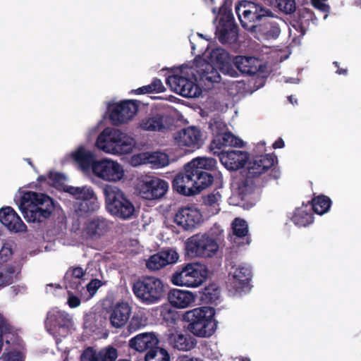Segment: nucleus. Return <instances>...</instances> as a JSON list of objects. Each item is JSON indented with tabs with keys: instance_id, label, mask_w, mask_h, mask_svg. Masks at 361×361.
Here are the masks:
<instances>
[{
	"instance_id": "obj_1",
	"label": "nucleus",
	"mask_w": 361,
	"mask_h": 361,
	"mask_svg": "<svg viewBox=\"0 0 361 361\" xmlns=\"http://www.w3.org/2000/svg\"><path fill=\"white\" fill-rule=\"evenodd\" d=\"M179 74H174L166 78V84L171 89L179 94L185 92L183 87L187 77L195 78V73L199 75L200 82L207 88L221 80L220 73L226 75V50L222 48L213 49L207 56V59L202 57L195 59L192 66H181Z\"/></svg>"
},
{
	"instance_id": "obj_2",
	"label": "nucleus",
	"mask_w": 361,
	"mask_h": 361,
	"mask_svg": "<svg viewBox=\"0 0 361 361\" xmlns=\"http://www.w3.org/2000/svg\"><path fill=\"white\" fill-rule=\"evenodd\" d=\"M215 159L197 157L186 163L172 182L173 189L178 193L191 196L200 193L210 186L214 181V175L210 172L216 168Z\"/></svg>"
},
{
	"instance_id": "obj_3",
	"label": "nucleus",
	"mask_w": 361,
	"mask_h": 361,
	"mask_svg": "<svg viewBox=\"0 0 361 361\" xmlns=\"http://www.w3.org/2000/svg\"><path fill=\"white\" fill-rule=\"evenodd\" d=\"M19 209L28 223H42L54 212V200L49 195L24 191L19 200Z\"/></svg>"
},
{
	"instance_id": "obj_4",
	"label": "nucleus",
	"mask_w": 361,
	"mask_h": 361,
	"mask_svg": "<svg viewBox=\"0 0 361 361\" xmlns=\"http://www.w3.org/2000/svg\"><path fill=\"white\" fill-rule=\"evenodd\" d=\"M215 309L204 306L186 311L183 314L184 328L199 338H209L216 330L218 322L216 321Z\"/></svg>"
},
{
	"instance_id": "obj_5",
	"label": "nucleus",
	"mask_w": 361,
	"mask_h": 361,
	"mask_svg": "<svg viewBox=\"0 0 361 361\" xmlns=\"http://www.w3.org/2000/svg\"><path fill=\"white\" fill-rule=\"evenodd\" d=\"M104 194L106 207L112 216L121 220L130 219L133 216L135 207L121 190L115 186L106 185Z\"/></svg>"
},
{
	"instance_id": "obj_6",
	"label": "nucleus",
	"mask_w": 361,
	"mask_h": 361,
	"mask_svg": "<svg viewBox=\"0 0 361 361\" xmlns=\"http://www.w3.org/2000/svg\"><path fill=\"white\" fill-rule=\"evenodd\" d=\"M97 143L105 152L128 154L133 151L135 141L119 130L107 128L99 135Z\"/></svg>"
},
{
	"instance_id": "obj_7",
	"label": "nucleus",
	"mask_w": 361,
	"mask_h": 361,
	"mask_svg": "<svg viewBox=\"0 0 361 361\" xmlns=\"http://www.w3.org/2000/svg\"><path fill=\"white\" fill-rule=\"evenodd\" d=\"M63 190L77 200L74 203L73 207L75 214L79 217H87L99 210L100 204L92 187L87 185L82 187L66 185Z\"/></svg>"
},
{
	"instance_id": "obj_8",
	"label": "nucleus",
	"mask_w": 361,
	"mask_h": 361,
	"mask_svg": "<svg viewBox=\"0 0 361 361\" xmlns=\"http://www.w3.org/2000/svg\"><path fill=\"white\" fill-rule=\"evenodd\" d=\"M135 296L142 303L152 305L158 302L163 298L165 287L163 281L155 276H142L132 286Z\"/></svg>"
},
{
	"instance_id": "obj_9",
	"label": "nucleus",
	"mask_w": 361,
	"mask_h": 361,
	"mask_svg": "<svg viewBox=\"0 0 361 361\" xmlns=\"http://www.w3.org/2000/svg\"><path fill=\"white\" fill-rule=\"evenodd\" d=\"M277 158L274 154H267L255 157L248 161L246 175L255 180H264V183L280 177V171L274 167Z\"/></svg>"
},
{
	"instance_id": "obj_10",
	"label": "nucleus",
	"mask_w": 361,
	"mask_h": 361,
	"mask_svg": "<svg viewBox=\"0 0 361 361\" xmlns=\"http://www.w3.org/2000/svg\"><path fill=\"white\" fill-rule=\"evenodd\" d=\"M230 267L228 295L235 297L248 293L252 288L250 283L252 279L250 267L245 264L237 266L235 262H231Z\"/></svg>"
},
{
	"instance_id": "obj_11",
	"label": "nucleus",
	"mask_w": 361,
	"mask_h": 361,
	"mask_svg": "<svg viewBox=\"0 0 361 361\" xmlns=\"http://www.w3.org/2000/svg\"><path fill=\"white\" fill-rule=\"evenodd\" d=\"M235 12L243 28L253 35L258 24L265 17H270L271 11L251 1H243L235 6Z\"/></svg>"
},
{
	"instance_id": "obj_12",
	"label": "nucleus",
	"mask_w": 361,
	"mask_h": 361,
	"mask_svg": "<svg viewBox=\"0 0 361 361\" xmlns=\"http://www.w3.org/2000/svg\"><path fill=\"white\" fill-rule=\"evenodd\" d=\"M207 277V269L205 266L199 263H188L172 274L171 281L176 286L198 287Z\"/></svg>"
},
{
	"instance_id": "obj_13",
	"label": "nucleus",
	"mask_w": 361,
	"mask_h": 361,
	"mask_svg": "<svg viewBox=\"0 0 361 361\" xmlns=\"http://www.w3.org/2000/svg\"><path fill=\"white\" fill-rule=\"evenodd\" d=\"M219 249L216 240L208 233H197L185 242L186 254L190 257L211 258Z\"/></svg>"
},
{
	"instance_id": "obj_14",
	"label": "nucleus",
	"mask_w": 361,
	"mask_h": 361,
	"mask_svg": "<svg viewBox=\"0 0 361 361\" xmlns=\"http://www.w3.org/2000/svg\"><path fill=\"white\" fill-rule=\"evenodd\" d=\"M227 238L231 244L228 247L229 254H237L249 246L252 243V237L247 222L242 218H235L231 224V232Z\"/></svg>"
},
{
	"instance_id": "obj_15",
	"label": "nucleus",
	"mask_w": 361,
	"mask_h": 361,
	"mask_svg": "<svg viewBox=\"0 0 361 361\" xmlns=\"http://www.w3.org/2000/svg\"><path fill=\"white\" fill-rule=\"evenodd\" d=\"M231 56L227 53V75L236 77L238 75L233 65L243 75H252L262 72L264 66L259 59L254 56H236L233 59V64L228 60Z\"/></svg>"
},
{
	"instance_id": "obj_16",
	"label": "nucleus",
	"mask_w": 361,
	"mask_h": 361,
	"mask_svg": "<svg viewBox=\"0 0 361 361\" xmlns=\"http://www.w3.org/2000/svg\"><path fill=\"white\" fill-rule=\"evenodd\" d=\"M209 128L213 135L211 148L220 150V161L226 167V122L224 116L215 114L209 122Z\"/></svg>"
},
{
	"instance_id": "obj_17",
	"label": "nucleus",
	"mask_w": 361,
	"mask_h": 361,
	"mask_svg": "<svg viewBox=\"0 0 361 361\" xmlns=\"http://www.w3.org/2000/svg\"><path fill=\"white\" fill-rule=\"evenodd\" d=\"M137 189L142 198L158 200L163 197L168 191L169 183L157 177H147L139 182Z\"/></svg>"
},
{
	"instance_id": "obj_18",
	"label": "nucleus",
	"mask_w": 361,
	"mask_h": 361,
	"mask_svg": "<svg viewBox=\"0 0 361 361\" xmlns=\"http://www.w3.org/2000/svg\"><path fill=\"white\" fill-rule=\"evenodd\" d=\"M138 111L135 100H124L109 106V118L114 125H119L131 120Z\"/></svg>"
},
{
	"instance_id": "obj_19",
	"label": "nucleus",
	"mask_w": 361,
	"mask_h": 361,
	"mask_svg": "<svg viewBox=\"0 0 361 361\" xmlns=\"http://www.w3.org/2000/svg\"><path fill=\"white\" fill-rule=\"evenodd\" d=\"M92 172L97 177L112 182L120 180L124 175L122 166L116 161L109 159L97 161L93 166Z\"/></svg>"
},
{
	"instance_id": "obj_20",
	"label": "nucleus",
	"mask_w": 361,
	"mask_h": 361,
	"mask_svg": "<svg viewBox=\"0 0 361 361\" xmlns=\"http://www.w3.org/2000/svg\"><path fill=\"white\" fill-rule=\"evenodd\" d=\"M132 306L126 301H119L109 306L106 312L111 327H124L132 314Z\"/></svg>"
},
{
	"instance_id": "obj_21",
	"label": "nucleus",
	"mask_w": 361,
	"mask_h": 361,
	"mask_svg": "<svg viewBox=\"0 0 361 361\" xmlns=\"http://www.w3.org/2000/svg\"><path fill=\"white\" fill-rule=\"evenodd\" d=\"M112 222L102 216H96L87 221L83 233L87 239L98 240L106 235L111 229Z\"/></svg>"
},
{
	"instance_id": "obj_22",
	"label": "nucleus",
	"mask_w": 361,
	"mask_h": 361,
	"mask_svg": "<svg viewBox=\"0 0 361 361\" xmlns=\"http://www.w3.org/2000/svg\"><path fill=\"white\" fill-rule=\"evenodd\" d=\"M202 219V216L200 211L193 207H182L178 209L176 214L174 221L185 230H192Z\"/></svg>"
},
{
	"instance_id": "obj_23",
	"label": "nucleus",
	"mask_w": 361,
	"mask_h": 361,
	"mask_svg": "<svg viewBox=\"0 0 361 361\" xmlns=\"http://www.w3.org/2000/svg\"><path fill=\"white\" fill-rule=\"evenodd\" d=\"M179 258L178 252L173 249L161 250L152 255L146 262L148 269L159 270L168 264L176 263Z\"/></svg>"
},
{
	"instance_id": "obj_24",
	"label": "nucleus",
	"mask_w": 361,
	"mask_h": 361,
	"mask_svg": "<svg viewBox=\"0 0 361 361\" xmlns=\"http://www.w3.org/2000/svg\"><path fill=\"white\" fill-rule=\"evenodd\" d=\"M159 338L153 332H145L136 335L129 341L130 348L143 353L154 350L158 347Z\"/></svg>"
},
{
	"instance_id": "obj_25",
	"label": "nucleus",
	"mask_w": 361,
	"mask_h": 361,
	"mask_svg": "<svg viewBox=\"0 0 361 361\" xmlns=\"http://www.w3.org/2000/svg\"><path fill=\"white\" fill-rule=\"evenodd\" d=\"M174 139L180 147L199 148L201 146V132L195 127L182 129L175 134Z\"/></svg>"
},
{
	"instance_id": "obj_26",
	"label": "nucleus",
	"mask_w": 361,
	"mask_h": 361,
	"mask_svg": "<svg viewBox=\"0 0 361 361\" xmlns=\"http://www.w3.org/2000/svg\"><path fill=\"white\" fill-rule=\"evenodd\" d=\"M264 180H255L254 178L245 175V177L236 180L231 183V190L233 192H236L241 200L250 194H252L257 187H263Z\"/></svg>"
},
{
	"instance_id": "obj_27",
	"label": "nucleus",
	"mask_w": 361,
	"mask_h": 361,
	"mask_svg": "<svg viewBox=\"0 0 361 361\" xmlns=\"http://www.w3.org/2000/svg\"><path fill=\"white\" fill-rule=\"evenodd\" d=\"M0 221L8 230L14 232L26 231V225L11 207H5L0 209Z\"/></svg>"
},
{
	"instance_id": "obj_28",
	"label": "nucleus",
	"mask_w": 361,
	"mask_h": 361,
	"mask_svg": "<svg viewBox=\"0 0 361 361\" xmlns=\"http://www.w3.org/2000/svg\"><path fill=\"white\" fill-rule=\"evenodd\" d=\"M70 157L74 164L84 172L89 171L90 169L93 171V166L97 161L94 153L83 146L72 152Z\"/></svg>"
},
{
	"instance_id": "obj_29",
	"label": "nucleus",
	"mask_w": 361,
	"mask_h": 361,
	"mask_svg": "<svg viewBox=\"0 0 361 361\" xmlns=\"http://www.w3.org/2000/svg\"><path fill=\"white\" fill-rule=\"evenodd\" d=\"M118 357L117 350L109 346L97 351L92 347H88L81 354L80 361H116Z\"/></svg>"
},
{
	"instance_id": "obj_30",
	"label": "nucleus",
	"mask_w": 361,
	"mask_h": 361,
	"mask_svg": "<svg viewBox=\"0 0 361 361\" xmlns=\"http://www.w3.org/2000/svg\"><path fill=\"white\" fill-rule=\"evenodd\" d=\"M271 19L268 17L263 18L253 33V37L259 40L261 39H276L280 33L281 29L279 24L274 20L273 16L271 14Z\"/></svg>"
},
{
	"instance_id": "obj_31",
	"label": "nucleus",
	"mask_w": 361,
	"mask_h": 361,
	"mask_svg": "<svg viewBox=\"0 0 361 361\" xmlns=\"http://www.w3.org/2000/svg\"><path fill=\"white\" fill-rule=\"evenodd\" d=\"M195 299L192 292L178 288L171 290L168 294L169 302L176 308L188 307L195 302Z\"/></svg>"
},
{
	"instance_id": "obj_32",
	"label": "nucleus",
	"mask_w": 361,
	"mask_h": 361,
	"mask_svg": "<svg viewBox=\"0 0 361 361\" xmlns=\"http://www.w3.org/2000/svg\"><path fill=\"white\" fill-rule=\"evenodd\" d=\"M212 12L216 15V37L221 44H226V0H222L219 8L214 7Z\"/></svg>"
},
{
	"instance_id": "obj_33",
	"label": "nucleus",
	"mask_w": 361,
	"mask_h": 361,
	"mask_svg": "<svg viewBox=\"0 0 361 361\" xmlns=\"http://www.w3.org/2000/svg\"><path fill=\"white\" fill-rule=\"evenodd\" d=\"M139 128L144 131L163 132L166 128L165 116L160 113L151 114L140 121Z\"/></svg>"
},
{
	"instance_id": "obj_34",
	"label": "nucleus",
	"mask_w": 361,
	"mask_h": 361,
	"mask_svg": "<svg viewBox=\"0 0 361 361\" xmlns=\"http://www.w3.org/2000/svg\"><path fill=\"white\" fill-rule=\"evenodd\" d=\"M168 340L173 348L183 351L190 350L197 343L191 336L178 332L171 334Z\"/></svg>"
},
{
	"instance_id": "obj_35",
	"label": "nucleus",
	"mask_w": 361,
	"mask_h": 361,
	"mask_svg": "<svg viewBox=\"0 0 361 361\" xmlns=\"http://www.w3.org/2000/svg\"><path fill=\"white\" fill-rule=\"evenodd\" d=\"M239 27L234 22L231 9L227 6V48L235 50L239 48Z\"/></svg>"
},
{
	"instance_id": "obj_36",
	"label": "nucleus",
	"mask_w": 361,
	"mask_h": 361,
	"mask_svg": "<svg viewBox=\"0 0 361 361\" xmlns=\"http://www.w3.org/2000/svg\"><path fill=\"white\" fill-rule=\"evenodd\" d=\"M249 158L248 153L240 150H227V170L236 171L243 168Z\"/></svg>"
},
{
	"instance_id": "obj_37",
	"label": "nucleus",
	"mask_w": 361,
	"mask_h": 361,
	"mask_svg": "<svg viewBox=\"0 0 361 361\" xmlns=\"http://www.w3.org/2000/svg\"><path fill=\"white\" fill-rule=\"evenodd\" d=\"M71 321L69 314L65 311L53 309L47 313L46 325L54 328L66 327Z\"/></svg>"
},
{
	"instance_id": "obj_38",
	"label": "nucleus",
	"mask_w": 361,
	"mask_h": 361,
	"mask_svg": "<svg viewBox=\"0 0 361 361\" xmlns=\"http://www.w3.org/2000/svg\"><path fill=\"white\" fill-rule=\"evenodd\" d=\"M126 331L128 334L135 333L147 325V317L143 312H134L127 323Z\"/></svg>"
},
{
	"instance_id": "obj_39",
	"label": "nucleus",
	"mask_w": 361,
	"mask_h": 361,
	"mask_svg": "<svg viewBox=\"0 0 361 361\" xmlns=\"http://www.w3.org/2000/svg\"><path fill=\"white\" fill-rule=\"evenodd\" d=\"M306 208L307 205L305 207L297 208L294 212L292 221L298 226H307L313 222V214Z\"/></svg>"
},
{
	"instance_id": "obj_40",
	"label": "nucleus",
	"mask_w": 361,
	"mask_h": 361,
	"mask_svg": "<svg viewBox=\"0 0 361 361\" xmlns=\"http://www.w3.org/2000/svg\"><path fill=\"white\" fill-rule=\"evenodd\" d=\"M200 293V300L203 303L216 305L220 296V289L214 284H209L205 287Z\"/></svg>"
},
{
	"instance_id": "obj_41",
	"label": "nucleus",
	"mask_w": 361,
	"mask_h": 361,
	"mask_svg": "<svg viewBox=\"0 0 361 361\" xmlns=\"http://www.w3.org/2000/svg\"><path fill=\"white\" fill-rule=\"evenodd\" d=\"M310 203L314 212L322 215L329 210L332 202L328 196L320 195L314 197Z\"/></svg>"
},
{
	"instance_id": "obj_42",
	"label": "nucleus",
	"mask_w": 361,
	"mask_h": 361,
	"mask_svg": "<svg viewBox=\"0 0 361 361\" xmlns=\"http://www.w3.org/2000/svg\"><path fill=\"white\" fill-rule=\"evenodd\" d=\"M200 82L199 75L197 73H195V78L191 77H187V79L183 85L185 89V92H181L180 94L185 97H197L201 94V89L197 84Z\"/></svg>"
},
{
	"instance_id": "obj_43",
	"label": "nucleus",
	"mask_w": 361,
	"mask_h": 361,
	"mask_svg": "<svg viewBox=\"0 0 361 361\" xmlns=\"http://www.w3.org/2000/svg\"><path fill=\"white\" fill-rule=\"evenodd\" d=\"M147 159V161L157 169L164 167L169 164L168 155L161 152H152L148 154Z\"/></svg>"
},
{
	"instance_id": "obj_44",
	"label": "nucleus",
	"mask_w": 361,
	"mask_h": 361,
	"mask_svg": "<svg viewBox=\"0 0 361 361\" xmlns=\"http://www.w3.org/2000/svg\"><path fill=\"white\" fill-rule=\"evenodd\" d=\"M145 361H170V355L166 350L157 347L154 350L147 352Z\"/></svg>"
},
{
	"instance_id": "obj_45",
	"label": "nucleus",
	"mask_w": 361,
	"mask_h": 361,
	"mask_svg": "<svg viewBox=\"0 0 361 361\" xmlns=\"http://www.w3.org/2000/svg\"><path fill=\"white\" fill-rule=\"evenodd\" d=\"M221 195L219 192L211 193L206 196L204 202L209 207L208 211L212 215L218 214L220 210L219 201L221 200Z\"/></svg>"
},
{
	"instance_id": "obj_46",
	"label": "nucleus",
	"mask_w": 361,
	"mask_h": 361,
	"mask_svg": "<svg viewBox=\"0 0 361 361\" xmlns=\"http://www.w3.org/2000/svg\"><path fill=\"white\" fill-rule=\"evenodd\" d=\"M106 318L103 317L100 314L92 313L87 315L85 320V326L92 331L99 329L103 326V322Z\"/></svg>"
},
{
	"instance_id": "obj_47",
	"label": "nucleus",
	"mask_w": 361,
	"mask_h": 361,
	"mask_svg": "<svg viewBox=\"0 0 361 361\" xmlns=\"http://www.w3.org/2000/svg\"><path fill=\"white\" fill-rule=\"evenodd\" d=\"M16 273L15 267L8 266L4 271H0V287L8 286L13 283L14 279H18V274Z\"/></svg>"
},
{
	"instance_id": "obj_48",
	"label": "nucleus",
	"mask_w": 361,
	"mask_h": 361,
	"mask_svg": "<svg viewBox=\"0 0 361 361\" xmlns=\"http://www.w3.org/2000/svg\"><path fill=\"white\" fill-rule=\"evenodd\" d=\"M244 145L245 142L242 139L227 129V146L241 148Z\"/></svg>"
},
{
	"instance_id": "obj_49",
	"label": "nucleus",
	"mask_w": 361,
	"mask_h": 361,
	"mask_svg": "<svg viewBox=\"0 0 361 361\" xmlns=\"http://www.w3.org/2000/svg\"><path fill=\"white\" fill-rule=\"evenodd\" d=\"M84 274L83 269L80 267L70 269L66 274L65 280H68V278H73L76 281L81 280Z\"/></svg>"
},
{
	"instance_id": "obj_50",
	"label": "nucleus",
	"mask_w": 361,
	"mask_h": 361,
	"mask_svg": "<svg viewBox=\"0 0 361 361\" xmlns=\"http://www.w3.org/2000/svg\"><path fill=\"white\" fill-rule=\"evenodd\" d=\"M1 359L3 361H23L22 354L19 351L4 353Z\"/></svg>"
},
{
	"instance_id": "obj_51",
	"label": "nucleus",
	"mask_w": 361,
	"mask_h": 361,
	"mask_svg": "<svg viewBox=\"0 0 361 361\" xmlns=\"http://www.w3.org/2000/svg\"><path fill=\"white\" fill-rule=\"evenodd\" d=\"M11 331V326L7 324L5 319L0 315V352L1 351L3 346V338L2 336L4 334L10 333Z\"/></svg>"
},
{
	"instance_id": "obj_52",
	"label": "nucleus",
	"mask_w": 361,
	"mask_h": 361,
	"mask_svg": "<svg viewBox=\"0 0 361 361\" xmlns=\"http://www.w3.org/2000/svg\"><path fill=\"white\" fill-rule=\"evenodd\" d=\"M208 234L212 238L216 240V243H218V241L221 240V238L224 236V229H222L217 224H214Z\"/></svg>"
},
{
	"instance_id": "obj_53",
	"label": "nucleus",
	"mask_w": 361,
	"mask_h": 361,
	"mask_svg": "<svg viewBox=\"0 0 361 361\" xmlns=\"http://www.w3.org/2000/svg\"><path fill=\"white\" fill-rule=\"evenodd\" d=\"M326 0H311L312 5L317 9L324 12L328 13L330 10V6L325 4Z\"/></svg>"
},
{
	"instance_id": "obj_54",
	"label": "nucleus",
	"mask_w": 361,
	"mask_h": 361,
	"mask_svg": "<svg viewBox=\"0 0 361 361\" xmlns=\"http://www.w3.org/2000/svg\"><path fill=\"white\" fill-rule=\"evenodd\" d=\"M67 303L71 308H75L80 305L81 301L78 296L69 292Z\"/></svg>"
},
{
	"instance_id": "obj_55",
	"label": "nucleus",
	"mask_w": 361,
	"mask_h": 361,
	"mask_svg": "<svg viewBox=\"0 0 361 361\" xmlns=\"http://www.w3.org/2000/svg\"><path fill=\"white\" fill-rule=\"evenodd\" d=\"M12 255L13 251L11 247L3 246L0 250V261L6 262Z\"/></svg>"
},
{
	"instance_id": "obj_56",
	"label": "nucleus",
	"mask_w": 361,
	"mask_h": 361,
	"mask_svg": "<svg viewBox=\"0 0 361 361\" xmlns=\"http://www.w3.org/2000/svg\"><path fill=\"white\" fill-rule=\"evenodd\" d=\"M151 85L154 92L159 93L165 91V87L160 79L154 78Z\"/></svg>"
},
{
	"instance_id": "obj_57",
	"label": "nucleus",
	"mask_w": 361,
	"mask_h": 361,
	"mask_svg": "<svg viewBox=\"0 0 361 361\" xmlns=\"http://www.w3.org/2000/svg\"><path fill=\"white\" fill-rule=\"evenodd\" d=\"M48 177L54 184L61 183L64 180L63 175L58 172H50Z\"/></svg>"
},
{
	"instance_id": "obj_58",
	"label": "nucleus",
	"mask_w": 361,
	"mask_h": 361,
	"mask_svg": "<svg viewBox=\"0 0 361 361\" xmlns=\"http://www.w3.org/2000/svg\"><path fill=\"white\" fill-rule=\"evenodd\" d=\"M102 286V281L99 279H92L90 282L87 285V288L88 291H96L99 287Z\"/></svg>"
},
{
	"instance_id": "obj_59",
	"label": "nucleus",
	"mask_w": 361,
	"mask_h": 361,
	"mask_svg": "<svg viewBox=\"0 0 361 361\" xmlns=\"http://www.w3.org/2000/svg\"><path fill=\"white\" fill-rule=\"evenodd\" d=\"M66 281L67 283V286L72 289L79 290L81 287L80 280L76 281L73 278H68V280H66Z\"/></svg>"
},
{
	"instance_id": "obj_60",
	"label": "nucleus",
	"mask_w": 361,
	"mask_h": 361,
	"mask_svg": "<svg viewBox=\"0 0 361 361\" xmlns=\"http://www.w3.org/2000/svg\"><path fill=\"white\" fill-rule=\"evenodd\" d=\"M285 144H284V141L283 140L282 138L279 137L278 138L273 144V147L274 149H278V148H283L284 147Z\"/></svg>"
},
{
	"instance_id": "obj_61",
	"label": "nucleus",
	"mask_w": 361,
	"mask_h": 361,
	"mask_svg": "<svg viewBox=\"0 0 361 361\" xmlns=\"http://www.w3.org/2000/svg\"><path fill=\"white\" fill-rule=\"evenodd\" d=\"M334 65L337 68L336 73L338 75H347L348 69L347 68H340L338 63L337 61L334 62Z\"/></svg>"
},
{
	"instance_id": "obj_62",
	"label": "nucleus",
	"mask_w": 361,
	"mask_h": 361,
	"mask_svg": "<svg viewBox=\"0 0 361 361\" xmlns=\"http://www.w3.org/2000/svg\"><path fill=\"white\" fill-rule=\"evenodd\" d=\"M238 257V253L237 254H229V250L227 249V262L229 261V266H230V263L231 262H234L233 260V259H236ZM226 266H228V264H226Z\"/></svg>"
},
{
	"instance_id": "obj_63",
	"label": "nucleus",
	"mask_w": 361,
	"mask_h": 361,
	"mask_svg": "<svg viewBox=\"0 0 361 361\" xmlns=\"http://www.w3.org/2000/svg\"><path fill=\"white\" fill-rule=\"evenodd\" d=\"M143 89L145 90V93H152V92H154L153 89H152L151 83L149 85H148L143 86Z\"/></svg>"
},
{
	"instance_id": "obj_64",
	"label": "nucleus",
	"mask_w": 361,
	"mask_h": 361,
	"mask_svg": "<svg viewBox=\"0 0 361 361\" xmlns=\"http://www.w3.org/2000/svg\"><path fill=\"white\" fill-rule=\"evenodd\" d=\"M133 92L137 94H146L145 90L143 89V86L141 87H139L135 90H133Z\"/></svg>"
}]
</instances>
